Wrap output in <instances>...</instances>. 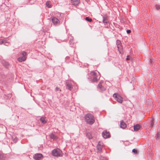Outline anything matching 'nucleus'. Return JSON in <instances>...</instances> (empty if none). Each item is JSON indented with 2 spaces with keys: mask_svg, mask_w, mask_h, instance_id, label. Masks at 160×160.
<instances>
[{
  "mask_svg": "<svg viewBox=\"0 0 160 160\" xmlns=\"http://www.w3.org/2000/svg\"><path fill=\"white\" fill-rule=\"evenodd\" d=\"M102 82H100L98 85L97 88L100 92H103L106 90V88L102 85Z\"/></svg>",
  "mask_w": 160,
  "mask_h": 160,
  "instance_id": "1a4fd4ad",
  "label": "nucleus"
},
{
  "mask_svg": "<svg viewBox=\"0 0 160 160\" xmlns=\"http://www.w3.org/2000/svg\"><path fill=\"white\" fill-rule=\"evenodd\" d=\"M5 40L4 39H0V44H2L5 42Z\"/></svg>",
  "mask_w": 160,
  "mask_h": 160,
  "instance_id": "a878e982",
  "label": "nucleus"
},
{
  "mask_svg": "<svg viewBox=\"0 0 160 160\" xmlns=\"http://www.w3.org/2000/svg\"><path fill=\"white\" fill-rule=\"evenodd\" d=\"M51 19L54 25H58L60 24V21L57 18L54 17H52Z\"/></svg>",
  "mask_w": 160,
  "mask_h": 160,
  "instance_id": "6e6552de",
  "label": "nucleus"
},
{
  "mask_svg": "<svg viewBox=\"0 0 160 160\" xmlns=\"http://www.w3.org/2000/svg\"><path fill=\"white\" fill-rule=\"evenodd\" d=\"M85 119L86 122L90 125H92L95 122L94 117L92 114L88 113L86 114L85 116Z\"/></svg>",
  "mask_w": 160,
  "mask_h": 160,
  "instance_id": "f257e3e1",
  "label": "nucleus"
},
{
  "mask_svg": "<svg viewBox=\"0 0 160 160\" xmlns=\"http://www.w3.org/2000/svg\"><path fill=\"white\" fill-rule=\"evenodd\" d=\"M85 20L89 22H91L92 21V20L91 18H89L88 17H86L85 18Z\"/></svg>",
  "mask_w": 160,
  "mask_h": 160,
  "instance_id": "b1692460",
  "label": "nucleus"
},
{
  "mask_svg": "<svg viewBox=\"0 0 160 160\" xmlns=\"http://www.w3.org/2000/svg\"><path fill=\"white\" fill-rule=\"evenodd\" d=\"M87 137L89 139H92V134L90 132H88L86 134Z\"/></svg>",
  "mask_w": 160,
  "mask_h": 160,
  "instance_id": "412c9836",
  "label": "nucleus"
},
{
  "mask_svg": "<svg viewBox=\"0 0 160 160\" xmlns=\"http://www.w3.org/2000/svg\"><path fill=\"white\" fill-rule=\"evenodd\" d=\"M91 75L93 76V79L92 80V82H97L100 78V74L98 72V73L95 71H92L91 72Z\"/></svg>",
  "mask_w": 160,
  "mask_h": 160,
  "instance_id": "7ed1b4c3",
  "label": "nucleus"
},
{
  "mask_svg": "<svg viewBox=\"0 0 160 160\" xmlns=\"http://www.w3.org/2000/svg\"><path fill=\"white\" fill-rule=\"evenodd\" d=\"M55 90L56 91H61V89L57 87L55 89Z\"/></svg>",
  "mask_w": 160,
  "mask_h": 160,
  "instance_id": "c756f323",
  "label": "nucleus"
},
{
  "mask_svg": "<svg viewBox=\"0 0 160 160\" xmlns=\"http://www.w3.org/2000/svg\"><path fill=\"white\" fill-rule=\"evenodd\" d=\"M120 127L124 129L126 127V124L123 121H122L120 122Z\"/></svg>",
  "mask_w": 160,
  "mask_h": 160,
  "instance_id": "2eb2a0df",
  "label": "nucleus"
},
{
  "mask_svg": "<svg viewBox=\"0 0 160 160\" xmlns=\"http://www.w3.org/2000/svg\"><path fill=\"white\" fill-rule=\"evenodd\" d=\"M86 1H88V0H85Z\"/></svg>",
  "mask_w": 160,
  "mask_h": 160,
  "instance_id": "c9c22d12",
  "label": "nucleus"
},
{
  "mask_svg": "<svg viewBox=\"0 0 160 160\" xmlns=\"http://www.w3.org/2000/svg\"><path fill=\"white\" fill-rule=\"evenodd\" d=\"M103 144L102 142H99L97 146V149L99 152H101Z\"/></svg>",
  "mask_w": 160,
  "mask_h": 160,
  "instance_id": "f8f14e48",
  "label": "nucleus"
},
{
  "mask_svg": "<svg viewBox=\"0 0 160 160\" xmlns=\"http://www.w3.org/2000/svg\"><path fill=\"white\" fill-rule=\"evenodd\" d=\"M102 135L103 137L105 138H109L110 137V134L109 132H107L106 130H105L102 132Z\"/></svg>",
  "mask_w": 160,
  "mask_h": 160,
  "instance_id": "9d476101",
  "label": "nucleus"
},
{
  "mask_svg": "<svg viewBox=\"0 0 160 160\" xmlns=\"http://www.w3.org/2000/svg\"><path fill=\"white\" fill-rule=\"evenodd\" d=\"M154 119L152 118L150 121V127H152L154 125Z\"/></svg>",
  "mask_w": 160,
  "mask_h": 160,
  "instance_id": "4be33fe9",
  "label": "nucleus"
},
{
  "mask_svg": "<svg viewBox=\"0 0 160 160\" xmlns=\"http://www.w3.org/2000/svg\"><path fill=\"white\" fill-rule=\"evenodd\" d=\"M72 4L75 6L78 5L80 2L79 0H71Z\"/></svg>",
  "mask_w": 160,
  "mask_h": 160,
  "instance_id": "ddd939ff",
  "label": "nucleus"
},
{
  "mask_svg": "<svg viewBox=\"0 0 160 160\" xmlns=\"http://www.w3.org/2000/svg\"><path fill=\"white\" fill-rule=\"evenodd\" d=\"M26 54L27 53L25 51L23 52L22 53V55L23 56L18 58V61L19 62H22L25 61L26 59Z\"/></svg>",
  "mask_w": 160,
  "mask_h": 160,
  "instance_id": "0eeeda50",
  "label": "nucleus"
},
{
  "mask_svg": "<svg viewBox=\"0 0 160 160\" xmlns=\"http://www.w3.org/2000/svg\"><path fill=\"white\" fill-rule=\"evenodd\" d=\"M69 58L68 57H67L66 58V59L67 60H68L69 59Z\"/></svg>",
  "mask_w": 160,
  "mask_h": 160,
  "instance_id": "72a5a7b5",
  "label": "nucleus"
},
{
  "mask_svg": "<svg viewBox=\"0 0 160 160\" xmlns=\"http://www.w3.org/2000/svg\"><path fill=\"white\" fill-rule=\"evenodd\" d=\"M46 4L48 7L49 8H51V5L50 4V1H47L46 2Z\"/></svg>",
  "mask_w": 160,
  "mask_h": 160,
  "instance_id": "5701e85b",
  "label": "nucleus"
},
{
  "mask_svg": "<svg viewBox=\"0 0 160 160\" xmlns=\"http://www.w3.org/2000/svg\"><path fill=\"white\" fill-rule=\"evenodd\" d=\"M12 139H13V141L15 142H17V141H18V139L16 138L15 137V138H13V137L12 138Z\"/></svg>",
  "mask_w": 160,
  "mask_h": 160,
  "instance_id": "cd10ccee",
  "label": "nucleus"
},
{
  "mask_svg": "<svg viewBox=\"0 0 160 160\" xmlns=\"http://www.w3.org/2000/svg\"><path fill=\"white\" fill-rule=\"evenodd\" d=\"M159 137V135L158 133H157V134L156 135V136H155L156 138H158Z\"/></svg>",
  "mask_w": 160,
  "mask_h": 160,
  "instance_id": "2f4dec72",
  "label": "nucleus"
},
{
  "mask_svg": "<svg viewBox=\"0 0 160 160\" xmlns=\"http://www.w3.org/2000/svg\"><path fill=\"white\" fill-rule=\"evenodd\" d=\"M2 63L6 68H8V67L9 64L8 62L5 61H3Z\"/></svg>",
  "mask_w": 160,
  "mask_h": 160,
  "instance_id": "6ab92c4d",
  "label": "nucleus"
},
{
  "mask_svg": "<svg viewBox=\"0 0 160 160\" xmlns=\"http://www.w3.org/2000/svg\"><path fill=\"white\" fill-rule=\"evenodd\" d=\"M52 155L56 157H62L63 155L62 151L58 148L53 149L52 151Z\"/></svg>",
  "mask_w": 160,
  "mask_h": 160,
  "instance_id": "f03ea898",
  "label": "nucleus"
},
{
  "mask_svg": "<svg viewBox=\"0 0 160 160\" xmlns=\"http://www.w3.org/2000/svg\"><path fill=\"white\" fill-rule=\"evenodd\" d=\"M132 152H134L135 153H137L138 152L137 150L135 149H134L132 150Z\"/></svg>",
  "mask_w": 160,
  "mask_h": 160,
  "instance_id": "c85d7f7f",
  "label": "nucleus"
},
{
  "mask_svg": "<svg viewBox=\"0 0 160 160\" xmlns=\"http://www.w3.org/2000/svg\"><path fill=\"white\" fill-rule=\"evenodd\" d=\"M5 155L2 153L0 152V160H5Z\"/></svg>",
  "mask_w": 160,
  "mask_h": 160,
  "instance_id": "f3484780",
  "label": "nucleus"
},
{
  "mask_svg": "<svg viewBox=\"0 0 160 160\" xmlns=\"http://www.w3.org/2000/svg\"><path fill=\"white\" fill-rule=\"evenodd\" d=\"M134 129L135 131H138L140 129L141 126L138 124H137L134 126Z\"/></svg>",
  "mask_w": 160,
  "mask_h": 160,
  "instance_id": "4468645a",
  "label": "nucleus"
},
{
  "mask_svg": "<svg viewBox=\"0 0 160 160\" xmlns=\"http://www.w3.org/2000/svg\"><path fill=\"white\" fill-rule=\"evenodd\" d=\"M155 8L157 10H159L160 9V5H156Z\"/></svg>",
  "mask_w": 160,
  "mask_h": 160,
  "instance_id": "bb28decb",
  "label": "nucleus"
},
{
  "mask_svg": "<svg viewBox=\"0 0 160 160\" xmlns=\"http://www.w3.org/2000/svg\"><path fill=\"white\" fill-rule=\"evenodd\" d=\"M103 22L104 23H108V22L107 18L106 17H103Z\"/></svg>",
  "mask_w": 160,
  "mask_h": 160,
  "instance_id": "a211bd4d",
  "label": "nucleus"
},
{
  "mask_svg": "<svg viewBox=\"0 0 160 160\" xmlns=\"http://www.w3.org/2000/svg\"><path fill=\"white\" fill-rule=\"evenodd\" d=\"M126 60H130V58H129L128 56H127V58H126Z\"/></svg>",
  "mask_w": 160,
  "mask_h": 160,
  "instance_id": "473e14b6",
  "label": "nucleus"
},
{
  "mask_svg": "<svg viewBox=\"0 0 160 160\" xmlns=\"http://www.w3.org/2000/svg\"><path fill=\"white\" fill-rule=\"evenodd\" d=\"M66 88L70 91H71L73 88L74 82L72 81H67L66 82Z\"/></svg>",
  "mask_w": 160,
  "mask_h": 160,
  "instance_id": "39448f33",
  "label": "nucleus"
},
{
  "mask_svg": "<svg viewBox=\"0 0 160 160\" xmlns=\"http://www.w3.org/2000/svg\"><path fill=\"white\" fill-rule=\"evenodd\" d=\"M45 119L46 118L44 117H42L40 118V120L42 123L45 124L47 123V121Z\"/></svg>",
  "mask_w": 160,
  "mask_h": 160,
  "instance_id": "dca6fc26",
  "label": "nucleus"
},
{
  "mask_svg": "<svg viewBox=\"0 0 160 160\" xmlns=\"http://www.w3.org/2000/svg\"><path fill=\"white\" fill-rule=\"evenodd\" d=\"M113 97L118 102L122 103V98L119 94L117 93H114L113 94Z\"/></svg>",
  "mask_w": 160,
  "mask_h": 160,
  "instance_id": "423d86ee",
  "label": "nucleus"
},
{
  "mask_svg": "<svg viewBox=\"0 0 160 160\" xmlns=\"http://www.w3.org/2000/svg\"><path fill=\"white\" fill-rule=\"evenodd\" d=\"M150 62L151 63H152V60L151 58L150 59Z\"/></svg>",
  "mask_w": 160,
  "mask_h": 160,
  "instance_id": "f704fd0d",
  "label": "nucleus"
},
{
  "mask_svg": "<svg viewBox=\"0 0 160 160\" xmlns=\"http://www.w3.org/2000/svg\"><path fill=\"white\" fill-rule=\"evenodd\" d=\"M126 32H127V33L129 34L131 32V31L130 30H127Z\"/></svg>",
  "mask_w": 160,
  "mask_h": 160,
  "instance_id": "7c9ffc66",
  "label": "nucleus"
},
{
  "mask_svg": "<svg viewBox=\"0 0 160 160\" xmlns=\"http://www.w3.org/2000/svg\"><path fill=\"white\" fill-rule=\"evenodd\" d=\"M43 157L42 154L37 153L34 155L33 158L36 160H40Z\"/></svg>",
  "mask_w": 160,
  "mask_h": 160,
  "instance_id": "9b49d317",
  "label": "nucleus"
},
{
  "mask_svg": "<svg viewBox=\"0 0 160 160\" xmlns=\"http://www.w3.org/2000/svg\"><path fill=\"white\" fill-rule=\"evenodd\" d=\"M100 160H108L107 158L101 156L100 158Z\"/></svg>",
  "mask_w": 160,
  "mask_h": 160,
  "instance_id": "393cba45",
  "label": "nucleus"
},
{
  "mask_svg": "<svg viewBox=\"0 0 160 160\" xmlns=\"http://www.w3.org/2000/svg\"><path fill=\"white\" fill-rule=\"evenodd\" d=\"M49 136L50 138L52 139H55L57 138V137L53 133L50 134Z\"/></svg>",
  "mask_w": 160,
  "mask_h": 160,
  "instance_id": "aec40b11",
  "label": "nucleus"
},
{
  "mask_svg": "<svg viewBox=\"0 0 160 160\" xmlns=\"http://www.w3.org/2000/svg\"><path fill=\"white\" fill-rule=\"evenodd\" d=\"M117 48H118V51L121 54H122L123 53V50L122 46L121 44V42L120 41L118 40H117Z\"/></svg>",
  "mask_w": 160,
  "mask_h": 160,
  "instance_id": "20e7f679",
  "label": "nucleus"
}]
</instances>
